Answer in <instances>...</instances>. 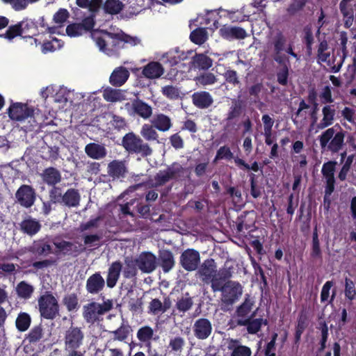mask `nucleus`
<instances>
[{"mask_svg": "<svg viewBox=\"0 0 356 356\" xmlns=\"http://www.w3.org/2000/svg\"><path fill=\"white\" fill-rule=\"evenodd\" d=\"M91 36L99 48V50L108 56L115 54L122 47L121 45L122 42L136 45L140 42L138 38L130 36L122 31L112 33L106 31H101L92 33Z\"/></svg>", "mask_w": 356, "mask_h": 356, "instance_id": "f257e3e1", "label": "nucleus"}, {"mask_svg": "<svg viewBox=\"0 0 356 356\" xmlns=\"http://www.w3.org/2000/svg\"><path fill=\"white\" fill-rule=\"evenodd\" d=\"M185 169L178 163H173L165 170L159 171L153 178H149L145 183L130 186L127 191L133 192L145 185L149 188H156L164 186L170 180H177L184 175Z\"/></svg>", "mask_w": 356, "mask_h": 356, "instance_id": "f03ea898", "label": "nucleus"}, {"mask_svg": "<svg viewBox=\"0 0 356 356\" xmlns=\"http://www.w3.org/2000/svg\"><path fill=\"white\" fill-rule=\"evenodd\" d=\"M197 273L200 279L204 284H211L213 290V284L215 282L227 281L232 277V272L230 268H222L217 270L216 262L213 259H208L204 261L200 265Z\"/></svg>", "mask_w": 356, "mask_h": 356, "instance_id": "7ed1b4c3", "label": "nucleus"}, {"mask_svg": "<svg viewBox=\"0 0 356 356\" xmlns=\"http://www.w3.org/2000/svg\"><path fill=\"white\" fill-rule=\"evenodd\" d=\"M113 307V300L106 299L102 303L91 302L83 306V317L87 323L93 325L103 321L102 316Z\"/></svg>", "mask_w": 356, "mask_h": 356, "instance_id": "20e7f679", "label": "nucleus"}, {"mask_svg": "<svg viewBox=\"0 0 356 356\" xmlns=\"http://www.w3.org/2000/svg\"><path fill=\"white\" fill-rule=\"evenodd\" d=\"M345 134L346 132L341 129L337 133L334 127L327 129L319 136L321 149L332 154L338 153L344 145Z\"/></svg>", "mask_w": 356, "mask_h": 356, "instance_id": "39448f33", "label": "nucleus"}, {"mask_svg": "<svg viewBox=\"0 0 356 356\" xmlns=\"http://www.w3.org/2000/svg\"><path fill=\"white\" fill-rule=\"evenodd\" d=\"M213 291H221V301L226 306L232 305L242 294L241 286L235 282L221 281L213 284Z\"/></svg>", "mask_w": 356, "mask_h": 356, "instance_id": "423d86ee", "label": "nucleus"}, {"mask_svg": "<svg viewBox=\"0 0 356 356\" xmlns=\"http://www.w3.org/2000/svg\"><path fill=\"white\" fill-rule=\"evenodd\" d=\"M122 145L128 152L140 154L143 157L149 156L152 154V149L149 144L145 143L134 132H129L124 136Z\"/></svg>", "mask_w": 356, "mask_h": 356, "instance_id": "0eeeda50", "label": "nucleus"}, {"mask_svg": "<svg viewBox=\"0 0 356 356\" xmlns=\"http://www.w3.org/2000/svg\"><path fill=\"white\" fill-rule=\"evenodd\" d=\"M40 316L47 320H54L59 314V305L51 291H46L38 299Z\"/></svg>", "mask_w": 356, "mask_h": 356, "instance_id": "6e6552de", "label": "nucleus"}, {"mask_svg": "<svg viewBox=\"0 0 356 356\" xmlns=\"http://www.w3.org/2000/svg\"><path fill=\"white\" fill-rule=\"evenodd\" d=\"M84 338L83 328L72 325L64 334L65 350L79 349L83 344Z\"/></svg>", "mask_w": 356, "mask_h": 356, "instance_id": "1a4fd4ad", "label": "nucleus"}, {"mask_svg": "<svg viewBox=\"0 0 356 356\" xmlns=\"http://www.w3.org/2000/svg\"><path fill=\"white\" fill-rule=\"evenodd\" d=\"M17 202L25 208L32 207L35 201V190L29 185H22L15 193Z\"/></svg>", "mask_w": 356, "mask_h": 356, "instance_id": "9d476101", "label": "nucleus"}, {"mask_svg": "<svg viewBox=\"0 0 356 356\" xmlns=\"http://www.w3.org/2000/svg\"><path fill=\"white\" fill-rule=\"evenodd\" d=\"M213 327L211 322L207 318L197 319L193 325L194 336L200 340H204L211 334Z\"/></svg>", "mask_w": 356, "mask_h": 356, "instance_id": "9b49d317", "label": "nucleus"}, {"mask_svg": "<svg viewBox=\"0 0 356 356\" xmlns=\"http://www.w3.org/2000/svg\"><path fill=\"white\" fill-rule=\"evenodd\" d=\"M95 25L92 17L85 18L81 23H72L66 27V33L70 37H78L90 31Z\"/></svg>", "mask_w": 356, "mask_h": 356, "instance_id": "f8f14e48", "label": "nucleus"}, {"mask_svg": "<svg viewBox=\"0 0 356 356\" xmlns=\"http://www.w3.org/2000/svg\"><path fill=\"white\" fill-rule=\"evenodd\" d=\"M135 263L138 268L145 273L154 271L157 265L155 255L149 252L141 253L135 260Z\"/></svg>", "mask_w": 356, "mask_h": 356, "instance_id": "ddd939ff", "label": "nucleus"}, {"mask_svg": "<svg viewBox=\"0 0 356 356\" xmlns=\"http://www.w3.org/2000/svg\"><path fill=\"white\" fill-rule=\"evenodd\" d=\"M128 172L127 161L125 160H113L108 163L107 173L113 180L125 177Z\"/></svg>", "mask_w": 356, "mask_h": 356, "instance_id": "4468645a", "label": "nucleus"}, {"mask_svg": "<svg viewBox=\"0 0 356 356\" xmlns=\"http://www.w3.org/2000/svg\"><path fill=\"white\" fill-rule=\"evenodd\" d=\"M180 262L185 270L188 271L194 270L197 268L200 262V254L193 249H188L181 254Z\"/></svg>", "mask_w": 356, "mask_h": 356, "instance_id": "2eb2a0df", "label": "nucleus"}, {"mask_svg": "<svg viewBox=\"0 0 356 356\" xmlns=\"http://www.w3.org/2000/svg\"><path fill=\"white\" fill-rule=\"evenodd\" d=\"M33 111V109L28 107L26 104L15 103L9 108L8 115L12 120L22 121L32 116Z\"/></svg>", "mask_w": 356, "mask_h": 356, "instance_id": "dca6fc26", "label": "nucleus"}, {"mask_svg": "<svg viewBox=\"0 0 356 356\" xmlns=\"http://www.w3.org/2000/svg\"><path fill=\"white\" fill-rule=\"evenodd\" d=\"M105 283L100 272H96L87 279L86 289L88 293L97 295L104 289Z\"/></svg>", "mask_w": 356, "mask_h": 356, "instance_id": "f3484780", "label": "nucleus"}, {"mask_svg": "<svg viewBox=\"0 0 356 356\" xmlns=\"http://www.w3.org/2000/svg\"><path fill=\"white\" fill-rule=\"evenodd\" d=\"M131 108L134 115L144 120L149 119L153 113L152 107L138 98L131 102Z\"/></svg>", "mask_w": 356, "mask_h": 356, "instance_id": "a211bd4d", "label": "nucleus"}, {"mask_svg": "<svg viewBox=\"0 0 356 356\" xmlns=\"http://www.w3.org/2000/svg\"><path fill=\"white\" fill-rule=\"evenodd\" d=\"M47 340L45 329L42 323L34 325L26 335L25 341L29 344L36 345L40 342H44Z\"/></svg>", "mask_w": 356, "mask_h": 356, "instance_id": "6ab92c4d", "label": "nucleus"}, {"mask_svg": "<svg viewBox=\"0 0 356 356\" xmlns=\"http://www.w3.org/2000/svg\"><path fill=\"white\" fill-rule=\"evenodd\" d=\"M86 154L91 159L100 160L104 159L107 154V150L104 144L90 143L85 147Z\"/></svg>", "mask_w": 356, "mask_h": 356, "instance_id": "aec40b11", "label": "nucleus"}, {"mask_svg": "<svg viewBox=\"0 0 356 356\" xmlns=\"http://www.w3.org/2000/svg\"><path fill=\"white\" fill-rule=\"evenodd\" d=\"M248 246H246V252L248 253L249 257L251 259L252 264L254 269V273L258 276H259L261 280L260 283V289L261 291L262 296H268L270 294V289L267 282L266 277L264 273L263 269L259 266V264L256 262V261L252 258V257L250 255V254L248 251Z\"/></svg>", "mask_w": 356, "mask_h": 356, "instance_id": "412c9836", "label": "nucleus"}, {"mask_svg": "<svg viewBox=\"0 0 356 356\" xmlns=\"http://www.w3.org/2000/svg\"><path fill=\"white\" fill-rule=\"evenodd\" d=\"M40 176L42 181L49 186H56L62 179L60 171L54 167L44 169Z\"/></svg>", "mask_w": 356, "mask_h": 356, "instance_id": "4be33fe9", "label": "nucleus"}, {"mask_svg": "<svg viewBox=\"0 0 356 356\" xmlns=\"http://www.w3.org/2000/svg\"><path fill=\"white\" fill-rule=\"evenodd\" d=\"M164 73V68L159 62H150L143 67L142 74L147 79H154L161 76Z\"/></svg>", "mask_w": 356, "mask_h": 356, "instance_id": "5701e85b", "label": "nucleus"}, {"mask_svg": "<svg viewBox=\"0 0 356 356\" xmlns=\"http://www.w3.org/2000/svg\"><path fill=\"white\" fill-rule=\"evenodd\" d=\"M158 264L164 273H168L175 266V259L172 253L169 250H160Z\"/></svg>", "mask_w": 356, "mask_h": 356, "instance_id": "b1692460", "label": "nucleus"}, {"mask_svg": "<svg viewBox=\"0 0 356 356\" xmlns=\"http://www.w3.org/2000/svg\"><path fill=\"white\" fill-rule=\"evenodd\" d=\"M122 270V264L120 261H115L111 264L108 270L106 277V285L108 288H113L120 277Z\"/></svg>", "mask_w": 356, "mask_h": 356, "instance_id": "393cba45", "label": "nucleus"}, {"mask_svg": "<svg viewBox=\"0 0 356 356\" xmlns=\"http://www.w3.org/2000/svg\"><path fill=\"white\" fill-rule=\"evenodd\" d=\"M193 104L200 108H209L213 102L211 95L205 91L197 92L192 95Z\"/></svg>", "mask_w": 356, "mask_h": 356, "instance_id": "a878e982", "label": "nucleus"}, {"mask_svg": "<svg viewBox=\"0 0 356 356\" xmlns=\"http://www.w3.org/2000/svg\"><path fill=\"white\" fill-rule=\"evenodd\" d=\"M129 72L124 67H117L110 76V83L113 86H122L128 79Z\"/></svg>", "mask_w": 356, "mask_h": 356, "instance_id": "bb28decb", "label": "nucleus"}, {"mask_svg": "<svg viewBox=\"0 0 356 356\" xmlns=\"http://www.w3.org/2000/svg\"><path fill=\"white\" fill-rule=\"evenodd\" d=\"M81 195L78 190L70 188L63 195L61 203L68 207H77L80 204Z\"/></svg>", "mask_w": 356, "mask_h": 356, "instance_id": "cd10ccee", "label": "nucleus"}, {"mask_svg": "<svg viewBox=\"0 0 356 356\" xmlns=\"http://www.w3.org/2000/svg\"><path fill=\"white\" fill-rule=\"evenodd\" d=\"M151 123L157 130L163 132L168 131L172 127L171 119L163 113L156 114L151 120Z\"/></svg>", "mask_w": 356, "mask_h": 356, "instance_id": "c85d7f7f", "label": "nucleus"}, {"mask_svg": "<svg viewBox=\"0 0 356 356\" xmlns=\"http://www.w3.org/2000/svg\"><path fill=\"white\" fill-rule=\"evenodd\" d=\"M323 119L316 124L318 129H323L332 124L334 120L335 110L332 106L326 105L322 109Z\"/></svg>", "mask_w": 356, "mask_h": 356, "instance_id": "c756f323", "label": "nucleus"}, {"mask_svg": "<svg viewBox=\"0 0 356 356\" xmlns=\"http://www.w3.org/2000/svg\"><path fill=\"white\" fill-rule=\"evenodd\" d=\"M132 332L131 327L128 324V323H124V321L121 323L119 327L113 331H109V334H113V340L118 341H124L128 338L129 334Z\"/></svg>", "mask_w": 356, "mask_h": 356, "instance_id": "7c9ffc66", "label": "nucleus"}, {"mask_svg": "<svg viewBox=\"0 0 356 356\" xmlns=\"http://www.w3.org/2000/svg\"><path fill=\"white\" fill-rule=\"evenodd\" d=\"M154 336L153 329L148 325H144L140 327L136 333L138 341L143 343L146 347L152 344V340Z\"/></svg>", "mask_w": 356, "mask_h": 356, "instance_id": "2f4dec72", "label": "nucleus"}, {"mask_svg": "<svg viewBox=\"0 0 356 356\" xmlns=\"http://www.w3.org/2000/svg\"><path fill=\"white\" fill-rule=\"evenodd\" d=\"M220 35L227 39H242L245 37V31L236 26H224L220 29Z\"/></svg>", "mask_w": 356, "mask_h": 356, "instance_id": "473e14b6", "label": "nucleus"}, {"mask_svg": "<svg viewBox=\"0 0 356 356\" xmlns=\"http://www.w3.org/2000/svg\"><path fill=\"white\" fill-rule=\"evenodd\" d=\"M124 5L120 0H106L103 5V10L106 14L115 15L119 14Z\"/></svg>", "mask_w": 356, "mask_h": 356, "instance_id": "72a5a7b5", "label": "nucleus"}, {"mask_svg": "<svg viewBox=\"0 0 356 356\" xmlns=\"http://www.w3.org/2000/svg\"><path fill=\"white\" fill-rule=\"evenodd\" d=\"M229 325L232 328L245 325V302H242L237 308L235 314L232 316Z\"/></svg>", "mask_w": 356, "mask_h": 356, "instance_id": "f704fd0d", "label": "nucleus"}, {"mask_svg": "<svg viewBox=\"0 0 356 356\" xmlns=\"http://www.w3.org/2000/svg\"><path fill=\"white\" fill-rule=\"evenodd\" d=\"M193 65L200 70H207L212 66L213 61L207 56L203 54H195L192 58Z\"/></svg>", "mask_w": 356, "mask_h": 356, "instance_id": "c9c22d12", "label": "nucleus"}, {"mask_svg": "<svg viewBox=\"0 0 356 356\" xmlns=\"http://www.w3.org/2000/svg\"><path fill=\"white\" fill-rule=\"evenodd\" d=\"M31 323V317L26 312H20L18 314L15 320V326L18 331L24 332L26 331Z\"/></svg>", "mask_w": 356, "mask_h": 356, "instance_id": "e433bc0d", "label": "nucleus"}, {"mask_svg": "<svg viewBox=\"0 0 356 356\" xmlns=\"http://www.w3.org/2000/svg\"><path fill=\"white\" fill-rule=\"evenodd\" d=\"M185 339L181 336H175L170 338L168 348L170 352L176 355H180L185 346Z\"/></svg>", "mask_w": 356, "mask_h": 356, "instance_id": "4c0bfd02", "label": "nucleus"}, {"mask_svg": "<svg viewBox=\"0 0 356 356\" xmlns=\"http://www.w3.org/2000/svg\"><path fill=\"white\" fill-rule=\"evenodd\" d=\"M40 222L32 218L26 219L20 224L21 229L29 235L37 233L40 230Z\"/></svg>", "mask_w": 356, "mask_h": 356, "instance_id": "58836bf2", "label": "nucleus"}, {"mask_svg": "<svg viewBox=\"0 0 356 356\" xmlns=\"http://www.w3.org/2000/svg\"><path fill=\"white\" fill-rule=\"evenodd\" d=\"M103 97L105 100L111 102H121L125 99V96L121 90L111 88H107L104 90Z\"/></svg>", "mask_w": 356, "mask_h": 356, "instance_id": "ea45409f", "label": "nucleus"}, {"mask_svg": "<svg viewBox=\"0 0 356 356\" xmlns=\"http://www.w3.org/2000/svg\"><path fill=\"white\" fill-rule=\"evenodd\" d=\"M153 124H144L140 129L141 136L147 141L158 140L159 134Z\"/></svg>", "mask_w": 356, "mask_h": 356, "instance_id": "a19ab883", "label": "nucleus"}, {"mask_svg": "<svg viewBox=\"0 0 356 356\" xmlns=\"http://www.w3.org/2000/svg\"><path fill=\"white\" fill-rule=\"evenodd\" d=\"M262 231L259 228L249 230L246 234V241H249L250 245H262L264 237Z\"/></svg>", "mask_w": 356, "mask_h": 356, "instance_id": "79ce46f5", "label": "nucleus"}, {"mask_svg": "<svg viewBox=\"0 0 356 356\" xmlns=\"http://www.w3.org/2000/svg\"><path fill=\"white\" fill-rule=\"evenodd\" d=\"M190 39L197 44L204 43L208 39V33L205 28H197L193 31L190 35Z\"/></svg>", "mask_w": 356, "mask_h": 356, "instance_id": "37998d69", "label": "nucleus"}, {"mask_svg": "<svg viewBox=\"0 0 356 356\" xmlns=\"http://www.w3.org/2000/svg\"><path fill=\"white\" fill-rule=\"evenodd\" d=\"M63 303L68 312L77 309L79 307L77 294L75 293L66 294L63 299Z\"/></svg>", "mask_w": 356, "mask_h": 356, "instance_id": "c03bdc74", "label": "nucleus"}, {"mask_svg": "<svg viewBox=\"0 0 356 356\" xmlns=\"http://www.w3.org/2000/svg\"><path fill=\"white\" fill-rule=\"evenodd\" d=\"M309 0H291L286 8V13L289 16H294L302 11Z\"/></svg>", "mask_w": 356, "mask_h": 356, "instance_id": "a18cd8bd", "label": "nucleus"}, {"mask_svg": "<svg viewBox=\"0 0 356 356\" xmlns=\"http://www.w3.org/2000/svg\"><path fill=\"white\" fill-rule=\"evenodd\" d=\"M194 80L197 85L207 86L214 84L217 81L218 79L211 72H205L196 76Z\"/></svg>", "mask_w": 356, "mask_h": 356, "instance_id": "49530a36", "label": "nucleus"}, {"mask_svg": "<svg viewBox=\"0 0 356 356\" xmlns=\"http://www.w3.org/2000/svg\"><path fill=\"white\" fill-rule=\"evenodd\" d=\"M16 291L19 297L28 299L33 292V287L26 282L22 281L17 284Z\"/></svg>", "mask_w": 356, "mask_h": 356, "instance_id": "de8ad7c7", "label": "nucleus"}, {"mask_svg": "<svg viewBox=\"0 0 356 356\" xmlns=\"http://www.w3.org/2000/svg\"><path fill=\"white\" fill-rule=\"evenodd\" d=\"M307 316L303 314V312H302L298 318V323L296 327L295 343H299L301 335L307 327Z\"/></svg>", "mask_w": 356, "mask_h": 356, "instance_id": "09e8293b", "label": "nucleus"}, {"mask_svg": "<svg viewBox=\"0 0 356 356\" xmlns=\"http://www.w3.org/2000/svg\"><path fill=\"white\" fill-rule=\"evenodd\" d=\"M227 348L232 350L231 356H245V346L239 345L237 339H227Z\"/></svg>", "mask_w": 356, "mask_h": 356, "instance_id": "8fccbe9b", "label": "nucleus"}, {"mask_svg": "<svg viewBox=\"0 0 356 356\" xmlns=\"http://www.w3.org/2000/svg\"><path fill=\"white\" fill-rule=\"evenodd\" d=\"M262 324L267 325V320L263 318L246 319V330L250 334H256L260 330Z\"/></svg>", "mask_w": 356, "mask_h": 356, "instance_id": "3c124183", "label": "nucleus"}, {"mask_svg": "<svg viewBox=\"0 0 356 356\" xmlns=\"http://www.w3.org/2000/svg\"><path fill=\"white\" fill-rule=\"evenodd\" d=\"M344 295L346 298L350 301L354 300L356 298L355 284L353 280L348 277L345 279Z\"/></svg>", "mask_w": 356, "mask_h": 356, "instance_id": "603ef678", "label": "nucleus"}, {"mask_svg": "<svg viewBox=\"0 0 356 356\" xmlns=\"http://www.w3.org/2000/svg\"><path fill=\"white\" fill-rule=\"evenodd\" d=\"M289 68L290 65L284 64L277 72V81L282 86H285L288 84Z\"/></svg>", "mask_w": 356, "mask_h": 356, "instance_id": "864d4df0", "label": "nucleus"}, {"mask_svg": "<svg viewBox=\"0 0 356 356\" xmlns=\"http://www.w3.org/2000/svg\"><path fill=\"white\" fill-rule=\"evenodd\" d=\"M233 106L231 108V111L229 112L227 120H232L237 117H238L241 113V107L243 104V99H241V96L238 95V99H234L233 101Z\"/></svg>", "mask_w": 356, "mask_h": 356, "instance_id": "5fc2aeb1", "label": "nucleus"}, {"mask_svg": "<svg viewBox=\"0 0 356 356\" xmlns=\"http://www.w3.org/2000/svg\"><path fill=\"white\" fill-rule=\"evenodd\" d=\"M70 15V13L67 9L60 8L54 15L53 21L54 23L59 24L60 26H62L63 24L68 19Z\"/></svg>", "mask_w": 356, "mask_h": 356, "instance_id": "6e6d98bb", "label": "nucleus"}, {"mask_svg": "<svg viewBox=\"0 0 356 356\" xmlns=\"http://www.w3.org/2000/svg\"><path fill=\"white\" fill-rule=\"evenodd\" d=\"M318 329L321 330V332L319 351H322L326 348V343L329 335L327 323L325 321L320 322Z\"/></svg>", "mask_w": 356, "mask_h": 356, "instance_id": "4d7b16f0", "label": "nucleus"}, {"mask_svg": "<svg viewBox=\"0 0 356 356\" xmlns=\"http://www.w3.org/2000/svg\"><path fill=\"white\" fill-rule=\"evenodd\" d=\"M337 162L335 161H329L323 163L321 173L324 177H334V172Z\"/></svg>", "mask_w": 356, "mask_h": 356, "instance_id": "13d9d810", "label": "nucleus"}, {"mask_svg": "<svg viewBox=\"0 0 356 356\" xmlns=\"http://www.w3.org/2000/svg\"><path fill=\"white\" fill-rule=\"evenodd\" d=\"M193 305V300L191 297L188 298H181L179 299L176 303L177 309L183 313L191 309Z\"/></svg>", "mask_w": 356, "mask_h": 356, "instance_id": "bf43d9fd", "label": "nucleus"}, {"mask_svg": "<svg viewBox=\"0 0 356 356\" xmlns=\"http://www.w3.org/2000/svg\"><path fill=\"white\" fill-rule=\"evenodd\" d=\"M250 184H251V190L250 193L251 195L254 198L259 197L262 193L263 187L258 184L257 181L255 179V175L253 173L250 175Z\"/></svg>", "mask_w": 356, "mask_h": 356, "instance_id": "052dcab7", "label": "nucleus"}, {"mask_svg": "<svg viewBox=\"0 0 356 356\" xmlns=\"http://www.w3.org/2000/svg\"><path fill=\"white\" fill-rule=\"evenodd\" d=\"M325 179V195L323 202L325 204L328 197H330L334 192L335 188V178L334 177H324Z\"/></svg>", "mask_w": 356, "mask_h": 356, "instance_id": "680f3d73", "label": "nucleus"}, {"mask_svg": "<svg viewBox=\"0 0 356 356\" xmlns=\"http://www.w3.org/2000/svg\"><path fill=\"white\" fill-rule=\"evenodd\" d=\"M161 92L163 95L170 99H177L180 95L179 89L174 86H166L162 88Z\"/></svg>", "mask_w": 356, "mask_h": 356, "instance_id": "e2e57ef3", "label": "nucleus"}, {"mask_svg": "<svg viewBox=\"0 0 356 356\" xmlns=\"http://www.w3.org/2000/svg\"><path fill=\"white\" fill-rule=\"evenodd\" d=\"M22 31V24H17L14 26H11L7 30L6 33L3 35H1V36H4L8 40H12L17 35H20Z\"/></svg>", "mask_w": 356, "mask_h": 356, "instance_id": "0e129e2a", "label": "nucleus"}, {"mask_svg": "<svg viewBox=\"0 0 356 356\" xmlns=\"http://www.w3.org/2000/svg\"><path fill=\"white\" fill-rule=\"evenodd\" d=\"M286 41V40L282 33L277 34L273 42L274 50L276 54H279L282 51L284 50Z\"/></svg>", "mask_w": 356, "mask_h": 356, "instance_id": "69168bd1", "label": "nucleus"}, {"mask_svg": "<svg viewBox=\"0 0 356 356\" xmlns=\"http://www.w3.org/2000/svg\"><path fill=\"white\" fill-rule=\"evenodd\" d=\"M52 186L49 191L50 202L53 203L62 202L63 195H62L61 188L55 186Z\"/></svg>", "mask_w": 356, "mask_h": 356, "instance_id": "338daca9", "label": "nucleus"}, {"mask_svg": "<svg viewBox=\"0 0 356 356\" xmlns=\"http://www.w3.org/2000/svg\"><path fill=\"white\" fill-rule=\"evenodd\" d=\"M303 34L302 42L305 44V46L312 45L314 39L311 26L307 25L304 27Z\"/></svg>", "mask_w": 356, "mask_h": 356, "instance_id": "774afa93", "label": "nucleus"}]
</instances>
